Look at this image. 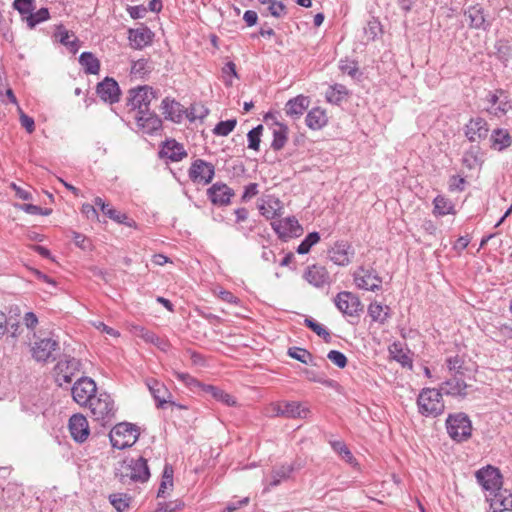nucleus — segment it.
<instances>
[{"instance_id":"13","label":"nucleus","mask_w":512,"mask_h":512,"mask_svg":"<svg viewBox=\"0 0 512 512\" xmlns=\"http://www.w3.org/2000/svg\"><path fill=\"white\" fill-rule=\"evenodd\" d=\"M271 225L279 238L284 240L299 237L303 233V228L295 217L279 219L272 222Z\"/></svg>"},{"instance_id":"48","label":"nucleus","mask_w":512,"mask_h":512,"mask_svg":"<svg viewBox=\"0 0 512 512\" xmlns=\"http://www.w3.org/2000/svg\"><path fill=\"white\" fill-rule=\"evenodd\" d=\"M185 111V115L190 121H195L196 119H203L208 114V109L202 104H193L189 109Z\"/></svg>"},{"instance_id":"54","label":"nucleus","mask_w":512,"mask_h":512,"mask_svg":"<svg viewBox=\"0 0 512 512\" xmlns=\"http://www.w3.org/2000/svg\"><path fill=\"white\" fill-rule=\"evenodd\" d=\"M137 335L141 337L143 340H145L148 343H152L155 345H160V339L159 337L153 333L152 331H149L143 327H136Z\"/></svg>"},{"instance_id":"12","label":"nucleus","mask_w":512,"mask_h":512,"mask_svg":"<svg viewBox=\"0 0 512 512\" xmlns=\"http://www.w3.org/2000/svg\"><path fill=\"white\" fill-rule=\"evenodd\" d=\"M96 392V384L95 382L88 378L82 377L77 380L72 387V396L73 399L79 405H87L91 402L92 397H95Z\"/></svg>"},{"instance_id":"1","label":"nucleus","mask_w":512,"mask_h":512,"mask_svg":"<svg viewBox=\"0 0 512 512\" xmlns=\"http://www.w3.org/2000/svg\"><path fill=\"white\" fill-rule=\"evenodd\" d=\"M446 365L450 377L442 383L441 390L451 396H467L474 381L471 371L459 356L447 358Z\"/></svg>"},{"instance_id":"52","label":"nucleus","mask_w":512,"mask_h":512,"mask_svg":"<svg viewBox=\"0 0 512 512\" xmlns=\"http://www.w3.org/2000/svg\"><path fill=\"white\" fill-rule=\"evenodd\" d=\"M332 447H333V449H334L337 453H339V454L342 456V458H343L346 462H348V463L352 464V463H353V461L355 460V459H354V457H353V455H352V453L350 452V450L348 449V447H347L343 442H341V441H335V442H333V443H332Z\"/></svg>"},{"instance_id":"28","label":"nucleus","mask_w":512,"mask_h":512,"mask_svg":"<svg viewBox=\"0 0 512 512\" xmlns=\"http://www.w3.org/2000/svg\"><path fill=\"white\" fill-rule=\"evenodd\" d=\"M54 36L59 40L61 44L67 47V49L76 54L79 49V39L74 36V34L68 31L63 25H58L56 27V32Z\"/></svg>"},{"instance_id":"60","label":"nucleus","mask_w":512,"mask_h":512,"mask_svg":"<svg viewBox=\"0 0 512 512\" xmlns=\"http://www.w3.org/2000/svg\"><path fill=\"white\" fill-rule=\"evenodd\" d=\"M20 111V123L26 129L28 133H32L35 130V122L33 118L26 115L21 109Z\"/></svg>"},{"instance_id":"27","label":"nucleus","mask_w":512,"mask_h":512,"mask_svg":"<svg viewBox=\"0 0 512 512\" xmlns=\"http://www.w3.org/2000/svg\"><path fill=\"white\" fill-rule=\"evenodd\" d=\"M162 113L165 115L166 119H170L173 122H181L186 111L183 109L182 105L175 100H170L169 98H165L162 101Z\"/></svg>"},{"instance_id":"23","label":"nucleus","mask_w":512,"mask_h":512,"mask_svg":"<svg viewBox=\"0 0 512 512\" xmlns=\"http://www.w3.org/2000/svg\"><path fill=\"white\" fill-rule=\"evenodd\" d=\"M135 119L137 120L138 126L146 133H153L162 126L161 119L150 110L136 113Z\"/></svg>"},{"instance_id":"25","label":"nucleus","mask_w":512,"mask_h":512,"mask_svg":"<svg viewBox=\"0 0 512 512\" xmlns=\"http://www.w3.org/2000/svg\"><path fill=\"white\" fill-rule=\"evenodd\" d=\"M128 39L134 49H141L152 41V32L147 27L129 29Z\"/></svg>"},{"instance_id":"24","label":"nucleus","mask_w":512,"mask_h":512,"mask_svg":"<svg viewBox=\"0 0 512 512\" xmlns=\"http://www.w3.org/2000/svg\"><path fill=\"white\" fill-rule=\"evenodd\" d=\"M160 156L163 158H168L173 162H177L182 160L184 157L187 156V153L180 143H178L176 140H167L161 151Z\"/></svg>"},{"instance_id":"21","label":"nucleus","mask_w":512,"mask_h":512,"mask_svg":"<svg viewBox=\"0 0 512 512\" xmlns=\"http://www.w3.org/2000/svg\"><path fill=\"white\" fill-rule=\"evenodd\" d=\"M209 199L215 205L223 206L230 203L234 191L224 183H214L207 191Z\"/></svg>"},{"instance_id":"57","label":"nucleus","mask_w":512,"mask_h":512,"mask_svg":"<svg viewBox=\"0 0 512 512\" xmlns=\"http://www.w3.org/2000/svg\"><path fill=\"white\" fill-rule=\"evenodd\" d=\"M176 378L183 382L187 387H198L200 383L188 373L175 372Z\"/></svg>"},{"instance_id":"9","label":"nucleus","mask_w":512,"mask_h":512,"mask_svg":"<svg viewBox=\"0 0 512 512\" xmlns=\"http://www.w3.org/2000/svg\"><path fill=\"white\" fill-rule=\"evenodd\" d=\"M336 307L346 316L359 317L363 305L359 297L352 292L342 291L334 299Z\"/></svg>"},{"instance_id":"51","label":"nucleus","mask_w":512,"mask_h":512,"mask_svg":"<svg viewBox=\"0 0 512 512\" xmlns=\"http://www.w3.org/2000/svg\"><path fill=\"white\" fill-rule=\"evenodd\" d=\"M479 147L471 146L470 150L467 151L463 157V163L469 167L473 168L479 162Z\"/></svg>"},{"instance_id":"41","label":"nucleus","mask_w":512,"mask_h":512,"mask_svg":"<svg viewBox=\"0 0 512 512\" xmlns=\"http://www.w3.org/2000/svg\"><path fill=\"white\" fill-rule=\"evenodd\" d=\"M293 471V467L291 465H282L278 468H275L271 473V482L270 486H277L284 479H288L290 474Z\"/></svg>"},{"instance_id":"43","label":"nucleus","mask_w":512,"mask_h":512,"mask_svg":"<svg viewBox=\"0 0 512 512\" xmlns=\"http://www.w3.org/2000/svg\"><path fill=\"white\" fill-rule=\"evenodd\" d=\"M320 241V235L318 232L309 233L305 239L300 243L297 248L299 254H307L311 247Z\"/></svg>"},{"instance_id":"61","label":"nucleus","mask_w":512,"mask_h":512,"mask_svg":"<svg viewBox=\"0 0 512 512\" xmlns=\"http://www.w3.org/2000/svg\"><path fill=\"white\" fill-rule=\"evenodd\" d=\"M110 219L118 222V223H125V220L127 219L126 214H123L116 209H108L104 212Z\"/></svg>"},{"instance_id":"49","label":"nucleus","mask_w":512,"mask_h":512,"mask_svg":"<svg viewBox=\"0 0 512 512\" xmlns=\"http://www.w3.org/2000/svg\"><path fill=\"white\" fill-rule=\"evenodd\" d=\"M262 131H263V126L262 125H258L257 127L253 128L252 130H250L248 132V147L250 149H253L255 151H258L259 150V145H260V137H261V134H262Z\"/></svg>"},{"instance_id":"36","label":"nucleus","mask_w":512,"mask_h":512,"mask_svg":"<svg viewBox=\"0 0 512 512\" xmlns=\"http://www.w3.org/2000/svg\"><path fill=\"white\" fill-rule=\"evenodd\" d=\"M368 314L373 321L383 324L389 317V307H384L378 302H373L368 307Z\"/></svg>"},{"instance_id":"5","label":"nucleus","mask_w":512,"mask_h":512,"mask_svg":"<svg viewBox=\"0 0 512 512\" xmlns=\"http://www.w3.org/2000/svg\"><path fill=\"white\" fill-rule=\"evenodd\" d=\"M109 437L114 448L124 449L131 447L137 441L139 431L133 424L119 423L113 427Z\"/></svg>"},{"instance_id":"42","label":"nucleus","mask_w":512,"mask_h":512,"mask_svg":"<svg viewBox=\"0 0 512 512\" xmlns=\"http://www.w3.org/2000/svg\"><path fill=\"white\" fill-rule=\"evenodd\" d=\"M205 390L208 393H210L213 398L226 404L227 406L236 405V400L230 394L226 393L225 391H223L215 386L208 385Z\"/></svg>"},{"instance_id":"18","label":"nucleus","mask_w":512,"mask_h":512,"mask_svg":"<svg viewBox=\"0 0 512 512\" xmlns=\"http://www.w3.org/2000/svg\"><path fill=\"white\" fill-rule=\"evenodd\" d=\"M491 495L492 497L487 496L486 500L490 502V508L493 512L512 510V493L510 491L499 488Z\"/></svg>"},{"instance_id":"29","label":"nucleus","mask_w":512,"mask_h":512,"mask_svg":"<svg viewBox=\"0 0 512 512\" xmlns=\"http://www.w3.org/2000/svg\"><path fill=\"white\" fill-rule=\"evenodd\" d=\"M259 210L267 219H273L283 214V205L279 199L270 196L262 201Z\"/></svg>"},{"instance_id":"53","label":"nucleus","mask_w":512,"mask_h":512,"mask_svg":"<svg viewBox=\"0 0 512 512\" xmlns=\"http://www.w3.org/2000/svg\"><path fill=\"white\" fill-rule=\"evenodd\" d=\"M236 123L235 119L221 121L216 125L214 132L217 135L227 136L235 128Z\"/></svg>"},{"instance_id":"8","label":"nucleus","mask_w":512,"mask_h":512,"mask_svg":"<svg viewBox=\"0 0 512 512\" xmlns=\"http://www.w3.org/2000/svg\"><path fill=\"white\" fill-rule=\"evenodd\" d=\"M157 98L156 92L149 86H139L129 91L127 106L137 113L150 110L152 100Z\"/></svg>"},{"instance_id":"11","label":"nucleus","mask_w":512,"mask_h":512,"mask_svg":"<svg viewBox=\"0 0 512 512\" xmlns=\"http://www.w3.org/2000/svg\"><path fill=\"white\" fill-rule=\"evenodd\" d=\"M476 479L482 488L489 491L490 494L499 490L502 486V476L500 471L490 465L478 470L476 472Z\"/></svg>"},{"instance_id":"2","label":"nucleus","mask_w":512,"mask_h":512,"mask_svg":"<svg viewBox=\"0 0 512 512\" xmlns=\"http://www.w3.org/2000/svg\"><path fill=\"white\" fill-rule=\"evenodd\" d=\"M115 475L122 484L129 485L147 481L150 472L144 458H126L118 463Z\"/></svg>"},{"instance_id":"47","label":"nucleus","mask_w":512,"mask_h":512,"mask_svg":"<svg viewBox=\"0 0 512 512\" xmlns=\"http://www.w3.org/2000/svg\"><path fill=\"white\" fill-rule=\"evenodd\" d=\"M13 7L25 19V17L30 16L31 12L35 9V0H14Z\"/></svg>"},{"instance_id":"7","label":"nucleus","mask_w":512,"mask_h":512,"mask_svg":"<svg viewBox=\"0 0 512 512\" xmlns=\"http://www.w3.org/2000/svg\"><path fill=\"white\" fill-rule=\"evenodd\" d=\"M91 413L96 421L103 426L108 424L114 416L113 400L107 393H101L99 396L92 397L88 404Z\"/></svg>"},{"instance_id":"26","label":"nucleus","mask_w":512,"mask_h":512,"mask_svg":"<svg viewBox=\"0 0 512 512\" xmlns=\"http://www.w3.org/2000/svg\"><path fill=\"white\" fill-rule=\"evenodd\" d=\"M310 100L308 97L298 95L290 99L285 106V112L288 116L297 119L303 115L304 111L309 107Z\"/></svg>"},{"instance_id":"40","label":"nucleus","mask_w":512,"mask_h":512,"mask_svg":"<svg viewBox=\"0 0 512 512\" xmlns=\"http://www.w3.org/2000/svg\"><path fill=\"white\" fill-rule=\"evenodd\" d=\"M347 94L348 91L344 85L336 84L328 88L326 91V99L331 103L338 104Z\"/></svg>"},{"instance_id":"4","label":"nucleus","mask_w":512,"mask_h":512,"mask_svg":"<svg viewBox=\"0 0 512 512\" xmlns=\"http://www.w3.org/2000/svg\"><path fill=\"white\" fill-rule=\"evenodd\" d=\"M34 341L31 343V355L37 362H48L56 359V352L59 351V342L52 337L33 334Z\"/></svg>"},{"instance_id":"34","label":"nucleus","mask_w":512,"mask_h":512,"mask_svg":"<svg viewBox=\"0 0 512 512\" xmlns=\"http://www.w3.org/2000/svg\"><path fill=\"white\" fill-rule=\"evenodd\" d=\"M491 142L492 148L502 151L511 145L512 138L507 130L495 129L491 134Z\"/></svg>"},{"instance_id":"39","label":"nucleus","mask_w":512,"mask_h":512,"mask_svg":"<svg viewBox=\"0 0 512 512\" xmlns=\"http://www.w3.org/2000/svg\"><path fill=\"white\" fill-rule=\"evenodd\" d=\"M288 129L282 124H278V128L273 130V141L271 147L278 151L281 150L287 142Z\"/></svg>"},{"instance_id":"31","label":"nucleus","mask_w":512,"mask_h":512,"mask_svg":"<svg viewBox=\"0 0 512 512\" xmlns=\"http://www.w3.org/2000/svg\"><path fill=\"white\" fill-rule=\"evenodd\" d=\"M282 417L286 418H307L310 413L307 407H303L300 403L292 401H284V410L281 411Z\"/></svg>"},{"instance_id":"45","label":"nucleus","mask_w":512,"mask_h":512,"mask_svg":"<svg viewBox=\"0 0 512 512\" xmlns=\"http://www.w3.org/2000/svg\"><path fill=\"white\" fill-rule=\"evenodd\" d=\"M288 355L304 364H311L313 360V356L309 351L299 347L289 348Z\"/></svg>"},{"instance_id":"16","label":"nucleus","mask_w":512,"mask_h":512,"mask_svg":"<svg viewBox=\"0 0 512 512\" xmlns=\"http://www.w3.org/2000/svg\"><path fill=\"white\" fill-rule=\"evenodd\" d=\"M146 385L153 396V398L156 401V405L158 408H163L165 404L170 403L171 405L176 404L171 401V393L169 390L165 387V385L161 382H159L156 379L150 378L146 380ZM179 408H185L182 405H177Z\"/></svg>"},{"instance_id":"50","label":"nucleus","mask_w":512,"mask_h":512,"mask_svg":"<svg viewBox=\"0 0 512 512\" xmlns=\"http://www.w3.org/2000/svg\"><path fill=\"white\" fill-rule=\"evenodd\" d=\"M110 503L118 512H124L129 507L130 498L125 494H113L109 497Z\"/></svg>"},{"instance_id":"32","label":"nucleus","mask_w":512,"mask_h":512,"mask_svg":"<svg viewBox=\"0 0 512 512\" xmlns=\"http://www.w3.org/2000/svg\"><path fill=\"white\" fill-rule=\"evenodd\" d=\"M327 116L324 110L321 108L311 109L306 116V124L313 130H318L327 124Z\"/></svg>"},{"instance_id":"6","label":"nucleus","mask_w":512,"mask_h":512,"mask_svg":"<svg viewBox=\"0 0 512 512\" xmlns=\"http://www.w3.org/2000/svg\"><path fill=\"white\" fill-rule=\"evenodd\" d=\"M446 425L450 437L455 441L461 442L471 437L472 424L465 413L449 415Z\"/></svg>"},{"instance_id":"46","label":"nucleus","mask_w":512,"mask_h":512,"mask_svg":"<svg viewBox=\"0 0 512 512\" xmlns=\"http://www.w3.org/2000/svg\"><path fill=\"white\" fill-rule=\"evenodd\" d=\"M304 322L308 328H310L318 336L322 337L325 340V342H330L331 335L325 327H323L321 324H319L312 318H306Z\"/></svg>"},{"instance_id":"15","label":"nucleus","mask_w":512,"mask_h":512,"mask_svg":"<svg viewBox=\"0 0 512 512\" xmlns=\"http://www.w3.org/2000/svg\"><path fill=\"white\" fill-rule=\"evenodd\" d=\"M354 282L360 289L376 291L381 286V278L372 270L360 267L354 273Z\"/></svg>"},{"instance_id":"22","label":"nucleus","mask_w":512,"mask_h":512,"mask_svg":"<svg viewBox=\"0 0 512 512\" xmlns=\"http://www.w3.org/2000/svg\"><path fill=\"white\" fill-rule=\"evenodd\" d=\"M304 278L317 288L324 287L330 283V276L325 267L320 265H312L307 268Z\"/></svg>"},{"instance_id":"55","label":"nucleus","mask_w":512,"mask_h":512,"mask_svg":"<svg viewBox=\"0 0 512 512\" xmlns=\"http://www.w3.org/2000/svg\"><path fill=\"white\" fill-rule=\"evenodd\" d=\"M327 358L333 363L335 364L337 367L339 368H344L346 365H347V358L346 356L340 352V351H337V350H331L328 354H327Z\"/></svg>"},{"instance_id":"10","label":"nucleus","mask_w":512,"mask_h":512,"mask_svg":"<svg viewBox=\"0 0 512 512\" xmlns=\"http://www.w3.org/2000/svg\"><path fill=\"white\" fill-rule=\"evenodd\" d=\"M80 366L79 360L68 356L58 361L54 368L58 384L62 386L64 383H70L73 376L80 371Z\"/></svg>"},{"instance_id":"44","label":"nucleus","mask_w":512,"mask_h":512,"mask_svg":"<svg viewBox=\"0 0 512 512\" xmlns=\"http://www.w3.org/2000/svg\"><path fill=\"white\" fill-rule=\"evenodd\" d=\"M50 17L47 8H41L36 13L31 12L30 16L25 17L29 28H34L37 24L48 20Z\"/></svg>"},{"instance_id":"64","label":"nucleus","mask_w":512,"mask_h":512,"mask_svg":"<svg viewBox=\"0 0 512 512\" xmlns=\"http://www.w3.org/2000/svg\"><path fill=\"white\" fill-rule=\"evenodd\" d=\"M82 213L85 214V216L88 219H95L98 220V213L95 209V207L91 204H84L81 209Z\"/></svg>"},{"instance_id":"59","label":"nucleus","mask_w":512,"mask_h":512,"mask_svg":"<svg viewBox=\"0 0 512 512\" xmlns=\"http://www.w3.org/2000/svg\"><path fill=\"white\" fill-rule=\"evenodd\" d=\"M270 13L274 17H282L285 14L286 7L282 2H277L273 0L268 7Z\"/></svg>"},{"instance_id":"14","label":"nucleus","mask_w":512,"mask_h":512,"mask_svg":"<svg viewBox=\"0 0 512 512\" xmlns=\"http://www.w3.org/2000/svg\"><path fill=\"white\" fill-rule=\"evenodd\" d=\"M215 175L214 165L202 159L195 160L190 169L189 177L193 182L209 184Z\"/></svg>"},{"instance_id":"30","label":"nucleus","mask_w":512,"mask_h":512,"mask_svg":"<svg viewBox=\"0 0 512 512\" xmlns=\"http://www.w3.org/2000/svg\"><path fill=\"white\" fill-rule=\"evenodd\" d=\"M329 258L337 265H347L350 262L349 246L344 243H336L335 246L329 250Z\"/></svg>"},{"instance_id":"56","label":"nucleus","mask_w":512,"mask_h":512,"mask_svg":"<svg viewBox=\"0 0 512 512\" xmlns=\"http://www.w3.org/2000/svg\"><path fill=\"white\" fill-rule=\"evenodd\" d=\"M73 241L75 245L82 250H89L91 248V241L83 234L73 231Z\"/></svg>"},{"instance_id":"3","label":"nucleus","mask_w":512,"mask_h":512,"mask_svg":"<svg viewBox=\"0 0 512 512\" xmlns=\"http://www.w3.org/2000/svg\"><path fill=\"white\" fill-rule=\"evenodd\" d=\"M419 412L426 417H437L444 412L442 394L435 388H425L418 396Z\"/></svg>"},{"instance_id":"63","label":"nucleus","mask_w":512,"mask_h":512,"mask_svg":"<svg viewBox=\"0 0 512 512\" xmlns=\"http://www.w3.org/2000/svg\"><path fill=\"white\" fill-rule=\"evenodd\" d=\"M258 194V185L256 183H250L245 187V191L242 195V200L246 201Z\"/></svg>"},{"instance_id":"19","label":"nucleus","mask_w":512,"mask_h":512,"mask_svg":"<svg viewBox=\"0 0 512 512\" xmlns=\"http://www.w3.org/2000/svg\"><path fill=\"white\" fill-rule=\"evenodd\" d=\"M96 91L98 96L105 102L112 104L119 100L120 89L118 83L112 78L106 77L97 85Z\"/></svg>"},{"instance_id":"20","label":"nucleus","mask_w":512,"mask_h":512,"mask_svg":"<svg viewBox=\"0 0 512 512\" xmlns=\"http://www.w3.org/2000/svg\"><path fill=\"white\" fill-rule=\"evenodd\" d=\"M488 132L487 122L480 117L471 119L465 128V135L471 142H478L487 138Z\"/></svg>"},{"instance_id":"58","label":"nucleus","mask_w":512,"mask_h":512,"mask_svg":"<svg viewBox=\"0 0 512 512\" xmlns=\"http://www.w3.org/2000/svg\"><path fill=\"white\" fill-rule=\"evenodd\" d=\"M39 321L38 317L33 312H26L23 316V324L26 326V328L30 331H34L37 327Z\"/></svg>"},{"instance_id":"33","label":"nucleus","mask_w":512,"mask_h":512,"mask_svg":"<svg viewBox=\"0 0 512 512\" xmlns=\"http://www.w3.org/2000/svg\"><path fill=\"white\" fill-rule=\"evenodd\" d=\"M465 16L469 19V25L476 29H486V20L483 9L480 6H471L465 11Z\"/></svg>"},{"instance_id":"37","label":"nucleus","mask_w":512,"mask_h":512,"mask_svg":"<svg viewBox=\"0 0 512 512\" xmlns=\"http://www.w3.org/2000/svg\"><path fill=\"white\" fill-rule=\"evenodd\" d=\"M434 210L433 213L435 215L444 216L447 214H454V205L453 203L446 197L439 195L434 201Z\"/></svg>"},{"instance_id":"17","label":"nucleus","mask_w":512,"mask_h":512,"mask_svg":"<svg viewBox=\"0 0 512 512\" xmlns=\"http://www.w3.org/2000/svg\"><path fill=\"white\" fill-rule=\"evenodd\" d=\"M69 430L75 441L84 442L89 436L87 419L82 414H74L69 420Z\"/></svg>"},{"instance_id":"35","label":"nucleus","mask_w":512,"mask_h":512,"mask_svg":"<svg viewBox=\"0 0 512 512\" xmlns=\"http://www.w3.org/2000/svg\"><path fill=\"white\" fill-rule=\"evenodd\" d=\"M79 63L87 74H98L100 70V62L91 52H83L79 57Z\"/></svg>"},{"instance_id":"62","label":"nucleus","mask_w":512,"mask_h":512,"mask_svg":"<svg viewBox=\"0 0 512 512\" xmlns=\"http://www.w3.org/2000/svg\"><path fill=\"white\" fill-rule=\"evenodd\" d=\"M128 12L133 19L143 18L147 12V9L142 6H132L128 8Z\"/></svg>"},{"instance_id":"38","label":"nucleus","mask_w":512,"mask_h":512,"mask_svg":"<svg viewBox=\"0 0 512 512\" xmlns=\"http://www.w3.org/2000/svg\"><path fill=\"white\" fill-rule=\"evenodd\" d=\"M389 353L391 357L397 362L401 363L402 366H412V361L408 353L403 349L400 343H393L389 347Z\"/></svg>"}]
</instances>
